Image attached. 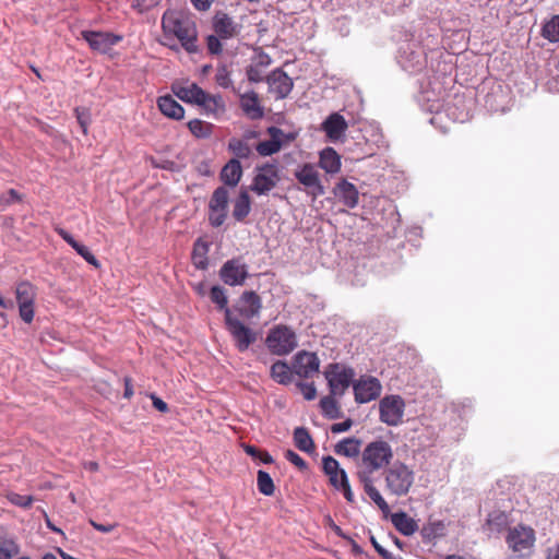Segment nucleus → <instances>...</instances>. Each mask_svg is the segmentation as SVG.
<instances>
[{"label":"nucleus","mask_w":559,"mask_h":559,"mask_svg":"<svg viewBox=\"0 0 559 559\" xmlns=\"http://www.w3.org/2000/svg\"><path fill=\"white\" fill-rule=\"evenodd\" d=\"M392 459L393 450L386 441H372L362 450L360 465L357 472V477L361 483L365 492L383 513H388L390 511V507L381 492L374 486L372 475L374 472L385 466L388 467Z\"/></svg>","instance_id":"obj_1"},{"label":"nucleus","mask_w":559,"mask_h":559,"mask_svg":"<svg viewBox=\"0 0 559 559\" xmlns=\"http://www.w3.org/2000/svg\"><path fill=\"white\" fill-rule=\"evenodd\" d=\"M162 28L166 37L175 36L189 53L198 51L195 24L187 12L167 10L162 16Z\"/></svg>","instance_id":"obj_2"},{"label":"nucleus","mask_w":559,"mask_h":559,"mask_svg":"<svg viewBox=\"0 0 559 559\" xmlns=\"http://www.w3.org/2000/svg\"><path fill=\"white\" fill-rule=\"evenodd\" d=\"M415 478L416 473L413 466L395 461L383 472L384 489L390 496L405 497L411 492Z\"/></svg>","instance_id":"obj_3"},{"label":"nucleus","mask_w":559,"mask_h":559,"mask_svg":"<svg viewBox=\"0 0 559 559\" xmlns=\"http://www.w3.org/2000/svg\"><path fill=\"white\" fill-rule=\"evenodd\" d=\"M267 349L277 356H286L298 346L296 332L284 324L273 326L265 338Z\"/></svg>","instance_id":"obj_4"},{"label":"nucleus","mask_w":559,"mask_h":559,"mask_svg":"<svg viewBox=\"0 0 559 559\" xmlns=\"http://www.w3.org/2000/svg\"><path fill=\"white\" fill-rule=\"evenodd\" d=\"M405 401L397 394L382 397L379 402L380 420L390 427H396L403 423Z\"/></svg>","instance_id":"obj_5"},{"label":"nucleus","mask_w":559,"mask_h":559,"mask_svg":"<svg viewBox=\"0 0 559 559\" xmlns=\"http://www.w3.org/2000/svg\"><path fill=\"white\" fill-rule=\"evenodd\" d=\"M332 395L342 396L352 384L355 372L352 368L340 364H331L324 371Z\"/></svg>","instance_id":"obj_6"},{"label":"nucleus","mask_w":559,"mask_h":559,"mask_svg":"<svg viewBox=\"0 0 559 559\" xmlns=\"http://www.w3.org/2000/svg\"><path fill=\"white\" fill-rule=\"evenodd\" d=\"M280 170L275 164H265L255 169L250 190L258 195H265L276 187L280 181Z\"/></svg>","instance_id":"obj_7"},{"label":"nucleus","mask_w":559,"mask_h":559,"mask_svg":"<svg viewBox=\"0 0 559 559\" xmlns=\"http://www.w3.org/2000/svg\"><path fill=\"white\" fill-rule=\"evenodd\" d=\"M37 295L36 287L27 281L21 282L15 288V298L19 306V313L25 323L34 319V302Z\"/></svg>","instance_id":"obj_8"},{"label":"nucleus","mask_w":559,"mask_h":559,"mask_svg":"<svg viewBox=\"0 0 559 559\" xmlns=\"http://www.w3.org/2000/svg\"><path fill=\"white\" fill-rule=\"evenodd\" d=\"M226 326L233 336L236 347L240 352H245L255 342V333L245 325L239 319L233 316L230 309H226Z\"/></svg>","instance_id":"obj_9"},{"label":"nucleus","mask_w":559,"mask_h":559,"mask_svg":"<svg viewBox=\"0 0 559 559\" xmlns=\"http://www.w3.org/2000/svg\"><path fill=\"white\" fill-rule=\"evenodd\" d=\"M355 401L364 404L376 400L382 390L381 382L372 376H361L353 383Z\"/></svg>","instance_id":"obj_10"},{"label":"nucleus","mask_w":559,"mask_h":559,"mask_svg":"<svg viewBox=\"0 0 559 559\" xmlns=\"http://www.w3.org/2000/svg\"><path fill=\"white\" fill-rule=\"evenodd\" d=\"M535 542V534L531 527L519 525L512 528L507 537L509 547L519 556H524L531 550Z\"/></svg>","instance_id":"obj_11"},{"label":"nucleus","mask_w":559,"mask_h":559,"mask_svg":"<svg viewBox=\"0 0 559 559\" xmlns=\"http://www.w3.org/2000/svg\"><path fill=\"white\" fill-rule=\"evenodd\" d=\"M267 132L270 134V139L261 141L255 147L257 152L262 156H270L277 153L284 144L289 143L295 139L293 133H285L276 127L269 128Z\"/></svg>","instance_id":"obj_12"},{"label":"nucleus","mask_w":559,"mask_h":559,"mask_svg":"<svg viewBox=\"0 0 559 559\" xmlns=\"http://www.w3.org/2000/svg\"><path fill=\"white\" fill-rule=\"evenodd\" d=\"M81 35L93 50L100 53H107L115 45L122 40L121 35L109 32L83 31Z\"/></svg>","instance_id":"obj_13"},{"label":"nucleus","mask_w":559,"mask_h":559,"mask_svg":"<svg viewBox=\"0 0 559 559\" xmlns=\"http://www.w3.org/2000/svg\"><path fill=\"white\" fill-rule=\"evenodd\" d=\"M296 179L305 186L309 193L317 198L324 194V187L320 181L319 171L312 164H304L295 170Z\"/></svg>","instance_id":"obj_14"},{"label":"nucleus","mask_w":559,"mask_h":559,"mask_svg":"<svg viewBox=\"0 0 559 559\" xmlns=\"http://www.w3.org/2000/svg\"><path fill=\"white\" fill-rule=\"evenodd\" d=\"M319 368L320 359L314 353L301 350L294 356L293 371L300 378H311Z\"/></svg>","instance_id":"obj_15"},{"label":"nucleus","mask_w":559,"mask_h":559,"mask_svg":"<svg viewBox=\"0 0 559 559\" xmlns=\"http://www.w3.org/2000/svg\"><path fill=\"white\" fill-rule=\"evenodd\" d=\"M219 273L222 281L229 286L241 285L248 276L246 264L238 260L227 261Z\"/></svg>","instance_id":"obj_16"},{"label":"nucleus","mask_w":559,"mask_h":559,"mask_svg":"<svg viewBox=\"0 0 559 559\" xmlns=\"http://www.w3.org/2000/svg\"><path fill=\"white\" fill-rule=\"evenodd\" d=\"M266 81L270 93H273L276 98H285L294 85L293 80L281 69L272 71Z\"/></svg>","instance_id":"obj_17"},{"label":"nucleus","mask_w":559,"mask_h":559,"mask_svg":"<svg viewBox=\"0 0 559 559\" xmlns=\"http://www.w3.org/2000/svg\"><path fill=\"white\" fill-rule=\"evenodd\" d=\"M261 299L254 292H245L238 302L237 310L246 319L257 317L261 310Z\"/></svg>","instance_id":"obj_18"},{"label":"nucleus","mask_w":559,"mask_h":559,"mask_svg":"<svg viewBox=\"0 0 559 559\" xmlns=\"http://www.w3.org/2000/svg\"><path fill=\"white\" fill-rule=\"evenodd\" d=\"M347 129L344 117L337 112L331 114L322 123V130L332 141L340 140Z\"/></svg>","instance_id":"obj_19"},{"label":"nucleus","mask_w":559,"mask_h":559,"mask_svg":"<svg viewBox=\"0 0 559 559\" xmlns=\"http://www.w3.org/2000/svg\"><path fill=\"white\" fill-rule=\"evenodd\" d=\"M240 107L245 115L252 120L261 119L264 116V110L260 104L258 94L253 91L247 92L240 96Z\"/></svg>","instance_id":"obj_20"},{"label":"nucleus","mask_w":559,"mask_h":559,"mask_svg":"<svg viewBox=\"0 0 559 559\" xmlns=\"http://www.w3.org/2000/svg\"><path fill=\"white\" fill-rule=\"evenodd\" d=\"M173 92L179 99L198 105L204 91L195 83H185L175 84Z\"/></svg>","instance_id":"obj_21"},{"label":"nucleus","mask_w":559,"mask_h":559,"mask_svg":"<svg viewBox=\"0 0 559 559\" xmlns=\"http://www.w3.org/2000/svg\"><path fill=\"white\" fill-rule=\"evenodd\" d=\"M335 195L349 209H354L358 204L359 193L356 187L342 180L335 187Z\"/></svg>","instance_id":"obj_22"},{"label":"nucleus","mask_w":559,"mask_h":559,"mask_svg":"<svg viewBox=\"0 0 559 559\" xmlns=\"http://www.w3.org/2000/svg\"><path fill=\"white\" fill-rule=\"evenodd\" d=\"M214 31L219 38L228 39L237 35V25L224 13H218L213 22Z\"/></svg>","instance_id":"obj_23"},{"label":"nucleus","mask_w":559,"mask_h":559,"mask_svg":"<svg viewBox=\"0 0 559 559\" xmlns=\"http://www.w3.org/2000/svg\"><path fill=\"white\" fill-rule=\"evenodd\" d=\"M157 105L162 114L166 117L180 120L185 116L183 107L169 95L160 96L157 100Z\"/></svg>","instance_id":"obj_24"},{"label":"nucleus","mask_w":559,"mask_h":559,"mask_svg":"<svg viewBox=\"0 0 559 559\" xmlns=\"http://www.w3.org/2000/svg\"><path fill=\"white\" fill-rule=\"evenodd\" d=\"M394 527L404 536H411L418 530L417 522L405 512H396L391 515Z\"/></svg>","instance_id":"obj_25"},{"label":"nucleus","mask_w":559,"mask_h":559,"mask_svg":"<svg viewBox=\"0 0 559 559\" xmlns=\"http://www.w3.org/2000/svg\"><path fill=\"white\" fill-rule=\"evenodd\" d=\"M198 106H201L206 114L213 115L214 117L221 116L225 111V103L221 95H212L203 92Z\"/></svg>","instance_id":"obj_26"},{"label":"nucleus","mask_w":559,"mask_h":559,"mask_svg":"<svg viewBox=\"0 0 559 559\" xmlns=\"http://www.w3.org/2000/svg\"><path fill=\"white\" fill-rule=\"evenodd\" d=\"M320 167L328 174H336L341 169V156L332 147H325L320 152Z\"/></svg>","instance_id":"obj_27"},{"label":"nucleus","mask_w":559,"mask_h":559,"mask_svg":"<svg viewBox=\"0 0 559 559\" xmlns=\"http://www.w3.org/2000/svg\"><path fill=\"white\" fill-rule=\"evenodd\" d=\"M242 176V168L238 159H230L221 171L222 181L230 187H236Z\"/></svg>","instance_id":"obj_28"},{"label":"nucleus","mask_w":559,"mask_h":559,"mask_svg":"<svg viewBox=\"0 0 559 559\" xmlns=\"http://www.w3.org/2000/svg\"><path fill=\"white\" fill-rule=\"evenodd\" d=\"M251 202L248 191L246 189H241L239 195L234 201L233 216L236 221H243L250 213Z\"/></svg>","instance_id":"obj_29"},{"label":"nucleus","mask_w":559,"mask_h":559,"mask_svg":"<svg viewBox=\"0 0 559 559\" xmlns=\"http://www.w3.org/2000/svg\"><path fill=\"white\" fill-rule=\"evenodd\" d=\"M210 249L209 242L205 240L199 238L194 246L192 251V261L197 269L205 270L209 265L207 263V252Z\"/></svg>","instance_id":"obj_30"},{"label":"nucleus","mask_w":559,"mask_h":559,"mask_svg":"<svg viewBox=\"0 0 559 559\" xmlns=\"http://www.w3.org/2000/svg\"><path fill=\"white\" fill-rule=\"evenodd\" d=\"M329 479L335 489L343 492L348 502H354V493L352 491L347 474L344 469L337 472L335 475L329 476Z\"/></svg>","instance_id":"obj_31"},{"label":"nucleus","mask_w":559,"mask_h":559,"mask_svg":"<svg viewBox=\"0 0 559 559\" xmlns=\"http://www.w3.org/2000/svg\"><path fill=\"white\" fill-rule=\"evenodd\" d=\"M361 441L356 438H345L335 445V452L347 457H355L360 452Z\"/></svg>","instance_id":"obj_32"},{"label":"nucleus","mask_w":559,"mask_h":559,"mask_svg":"<svg viewBox=\"0 0 559 559\" xmlns=\"http://www.w3.org/2000/svg\"><path fill=\"white\" fill-rule=\"evenodd\" d=\"M294 442H295V445L300 451L311 453L314 450L313 440H312L311 436L309 435V432L307 431V429L304 427H297L294 430Z\"/></svg>","instance_id":"obj_33"},{"label":"nucleus","mask_w":559,"mask_h":559,"mask_svg":"<svg viewBox=\"0 0 559 559\" xmlns=\"http://www.w3.org/2000/svg\"><path fill=\"white\" fill-rule=\"evenodd\" d=\"M292 372L289 366L285 361H276L271 367V377L281 384H288L292 381Z\"/></svg>","instance_id":"obj_34"},{"label":"nucleus","mask_w":559,"mask_h":559,"mask_svg":"<svg viewBox=\"0 0 559 559\" xmlns=\"http://www.w3.org/2000/svg\"><path fill=\"white\" fill-rule=\"evenodd\" d=\"M542 35L551 43L559 41V15L552 16L547 23H545L542 29Z\"/></svg>","instance_id":"obj_35"},{"label":"nucleus","mask_w":559,"mask_h":559,"mask_svg":"<svg viewBox=\"0 0 559 559\" xmlns=\"http://www.w3.org/2000/svg\"><path fill=\"white\" fill-rule=\"evenodd\" d=\"M189 130L197 138H209L212 134L213 124L199 119L189 121Z\"/></svg>","instance_id":"obj_36"},{"label":"nucleus","mask_w":559,"mask_h":559,"mask_svg":"<svg viewBox=\"0 0 559 559\" xmlns=\"http://www.w3.org/2000/svg\"><path fill=\"white\" fill-rule=\"evenodd\" d=\"M334 396L335 395L331 394L329 396H324L320 401L322 413L331 419L337 418L340 416V407Z\"/></svg>","instance_id":"obj_37"},{"label":"nucleus","mask_w":559,"mask_h":559,"mask_svg":"<svg viewBox=\"0 0 559 559\" xmlns=\"http://www.w3.org/2000/svg\"><path fill=\"white\" fill-rule=\"evenodd\" d=\"M257 485L259 491L264 496H272L274 493V483L269 473L259 471L257 476Z\"/></svg>","instance_id":"obj_38"},{"label":"nucleus","mask_w":559,"mask_h":559,"mask_svg":"<svg viewBox=\"0 0 559 559\" xmlns=\"http://www.w3.org/2000/svg\"><path fill=\"white\" fill-rule=\"evenodd\" d=\"M228 148L239 158H247L251 153L248 143L241 139L233 138L228 143Z\"/></svg>","instance_id":"obj_39"},{"label":"nucleus","mask_w":559,"mask_h":559,"mask_svg":"<svg viewBox=\"0 0 559 559\" xmlns=\"http://www.w3.org/2000/svg\"><path fill=\"white\" fill-rule=\"evenodd\" d=\"M209 210H210V213H209L210 224L213 227H219L221 225H223L227 217V209L215 207V206L209 205Z\"/></svg>","instance_id":"obj_40"},{"label":"nucleus","mask_w":559,"mask_h":559,"mask_svg":"<svg viewBox=\"0 0 559 559\" xmlns=\"http://www.w3.org/2000/svg\"><path fill=\"white\" fill-rule=\"evenodd\" d=\"M215 207L227 209L228 206V191L224 187L217 188L211 198L210 204Z\"/></svg>","instance_id":"obj_41"},{"label":"nucleus","mask_w":559,"mask_h":559,"mask_svg":"<svg viewBox=\"0 0 559 559\" xmlns=\"http://www.w3.org/2000/svg\"><path fill=\"white\" fill-rule=\"evenodd\" d=\"M211 299L219 309L224 310V313L226 314V309L229 308L227 307L228 300L224 288L221 286H213L211 289Z\"/></svg>","instance_id":"obj_42"},{"label":"nucleus","mask_w":559,"mask_h":559,"mask_svg":"<svg viewBox=\"0 0 559 559\" xmlns=\"http://www.w3.org/2000/svg\"><path fill=\"white\" fill-rule=\"evenodd\" d=\"M19 552L20 548L14 542H4L0 546V559H12V557Z\"/></svg>","instance_id":"obj_43"},{"label":"nucleus","mask_w":559,"mask_h":559,"mask_svg":"<svg viewBox=\"0 0 559 559\" xmlns=\"http://www.w3.org/2000/svg\"><path fill=\"white\" fill-rule=\"evenodd\" d=\"M323 471L328 476L335 475L337 472L343 471L338 462L332 456H325L322 460Z\"/></svg>","instance_id":"obj_44"},{"label":"nucleus","mask_w":559,"mask_h":559,"mask_svg":"<svg viewBox=\"0 0 559 559\" xmlns=\"http://www.w3.org/2000/svg\"><path fill=\"white\" fill-rule=\"evenodd\" d=\"M78 254H80L87 263L92 264L95 267H99V262L95 258V255L82 243H79L76 248H74Z\"/></svg>","instance_id":"obj_45"},{"label":"nucleus","mask_w":559,"mask_h":559,"mask_svg":"<svg viewBox=\"0 0 559 559\" xmlns=\"http://www.w3.org/2000/svg\"><path fill=\"white\" fill-rule=\"evenodd\" d=\"M215 79L217 84L224 88H228L233 84L229 72L225 67L217 70Z\"/></svg>","instance_id":"obj_46"},{"label":"nucleus","mask_w":559,"mask_h":559,"mask_svg":"<svg viewBox=\"0 0 559 559\" xmlns=\"http://www.w3.org/2000/svg\"><path fill=\"white\" fill-rule=\"evenodd\" d=\"M248 80L254 83L261 82L264 78L263 69H261L258 64L252 63L247 69Z\"/></svg>","instance_id":"obj_47"},{"label":"nucleus","mask_w":559,"mask_h":559,"mask_svg":"<svg viewBox=\"0 0 559 559\" xmlns=\"http://www.w3.org/2000/svg\"><path fill=\"white\" fill-rule=\"evenodd\" d=\"M8 498L13 504L24 508L29 507L33 501L31 496H23L15 492L9 493Z\"/></svg>","instance_id":"obj_48"},{"label":"nucleus","mask_w":559,"mask_h":559,"mask_svg":"<svg viewBox=\"0 0 559 559\" xmlns=\"http://www.w3.org/2000/svg\"><path fill=\"white\" fill-rule=\"evenodd\" d=\"M299 390L307 401H312L317 396V389L313 383H298Z\"/></svg>","instance_id":"obj_49"},{"label":"nucleus","mask_w":559,"mask_h":559,"mask_svg":"<svg viewBox=\"0 0 559 559\" xmlns=\"http://www.w3.org/2000/svg\"><path fill=\"white\" fill-rule=\"evenodd\" d=\"M285 457L287 461H289L292 464H294L298 468H300V469L307 468L306 461L299 454L294 452L293 450H287L285 452Z\"/></svg>","instance_id":"obj_50"},{"label":"nucleus","mask_w":559,"mask_h":559,"mask_svg":"<svg viewBox=\"0 0 559 559\" xmlns=\"http://www.w3.org/2000/svg\"><path fill=\"white\" fill-rule=\"evenodd\" d=\"M159 1L160 0H132V8L136 9L139 12H144L157 5Z\"/></svg>","instance_id":"obj_51"},{"label":"nucleus","mask_w":559,"mask_h":559,"mask_svg":"<svg viewBox=\"0 0 559 559\" xmlns=\"http://www.w3.org/2000/svg\"><path fill=\"white\" fill-rule=\"evenodd\" d=\"M207 48L211 53L218 55L222 51V44L218 36L210 35L207 37Z\"/></svg>","instance_id":"obj_52"},{"label":"nucleus","mask_w":559,"mask_h":559,"mask_svg":"<svg viewBox=\"0 0 559 559\" xmlns=\"http://www.w3.org/2000/svg\"><path fill=\"white\" fill-rule=\"evenodd\" d=\"M352 425H353V421L350 419H346V420H344L342 423H337V424L332 425L331 431L333 433L345 432V431L349 430Z\"/></svg>","instance_id":"obj_53"},{"label":"nucleus","mask_w":559,"mask_h":559,"mask_svg":"<svg viewBox=\"0 0 559 559\" xmlns=\"http://www.w3.org/2000/svg\"><path fill=\"white\" fill-rule=\"evenodd\" d=\"M58 235L68 243L70 245L73 249L78 247V245L80 242H78L72 236L71 234H69L66 229L63 228H57L56 229Z\"/></svg>","instance_id":"obj_54"},{"label":"nucleus","mask_w":559,"mask_h":559,"mask_svg":"<svg viewBox=\"0 0 559 559\" xmlns=\"http://www.w3.org/2000/svg\"><path fill=\"white\" fill-rule=\"evenodd\" d=\"M58 235L68 243L70 245L73 249L78 247V245L80 242H78L72 236L71 234H69L66 229L63 228H57L56 229Z\"/></svg>","instance_id":"obj_55"},{"label":"nucleus","mask_w":559,"mask_h":559,"mask_svg":"<svg viewBox=\"0 0 559 559\" xmlns=\"http://www.w3.org/2000/svg\"><path fill=\"white\" fill-rule=\"evenodd\" d=\"M58 235L68 243L70 245L73 249L78 247V245L80 242H78L72 236L71 234H69L66 229L63 228H57L56 229Z\"/></svg>","instance_id":"obj_56"},{"label":"nucleus","mask_w":559,"mask_h":559,"mask_svg":"<svg viewBox=\"0 0 559 559\" xmlns=\"http://www.w3.org/2000/svg\"><path fill=\"white\" fill-rule=\"evenodd\" d=\"M19 200L15 190L11 189L7 194L0 197V205H8Z\"/></svg>","instance_id":"obj_57"},{"label":"nucleus","mask_w":559,"mask_h":559,"mask_svg":"<svg viewBox=\"0 0 559 559\" xmlns=\"http://www.w3.org/2000/svg\"><path fill=\"white\" fill-rule=\"evenodd\" d=\"M75 112H76L78 121H79L80 126L82 127L83 132L86 133L87 124H88L87 115L84 112V110L81 111L80 109H75Z\"/></svg>","instance_id":"obj_58"},{"label":"nucleus","mask_w":559,"mask_h":559,"mask_svg":"<svg viewBox=\"0 0 559 559\" xmlns=\"http://www.w3.org/2000/svg\"><path fill=\"white\" fill-rule=\"evenodd\" d=\"M90 523L95 530H97L98 532H102V533H109L116 527V524L104 525V524H99V523L95 522L94 520H91Z\"/></svg>","instance_id":"obj_59"},{"label":"nucleus","mask_w":559,"mask_h":559,"mask_svg":"<svg viewBox=\"0 0 559 559\" xmlns=\"http://www.w3.org/2000/svg\"><path fill=\"white\" fill-rule=\"evenodd\" d=\"M152 402H153V406L159 411V412H167L168 409V406L167 404L159 397L155 396V395H152Z\"/></svg>","instance_id":"obj_60"},{"label":"nucleus","mask_w":559,"mask_h":559,"mask_svg":"<svg viewBox=\"0 0 559 559\" xmlns=\"http://www.w3.org/2000/svg\"><path fill=\"white\" fill-rule=\"evenodd\" d=\"M191 2L195 9L205 11L211 7L213 0H191Z\"/></svg>","instance_id":"obj_61"},{"label":"nucleus","mask_w":559,"mask_h":559,"mask_svg":"<svg viewBox=\"0 0 559 559\" xmlns=\"http://www.w3.org/2000/svg\"><path fill=\"white\" fill-rule=\"evenodd\" d=\"M371 544L372 546L374 547V549L377 550V552L383 557V559L388 558L390 556V552L384 549L377 540L373 536H371Z\"/></svg>","instance_id":"obj_62"},{"label":"nucleus","mask_w":559,"mask_h":559,"mask_svg":"<svg viewBox=\"0 0 559 559\" xmlns=\"http://www.w3.org/2000/svg\"><path fill=\"white\" fill-rule=\"evenodd\" d=\"M270 63L271 59L267 55H259L254 62V64H258L261 69H265Z\"/></svg>","instance_id":"obj_63"},{"label":"nucleus","mask_w":559,"mask_h":559,"mask_svg":"<svg viewBox=\"0 0 559 559\" xmlns=\"http://www.w3.org/2000/svg\"><path fill=\"white\" fill-rule=\"evenodd\" d=\"M547 559H559V544L548 549Z\"/></svg>","instance_id":"obj_64"}]
</instances>
